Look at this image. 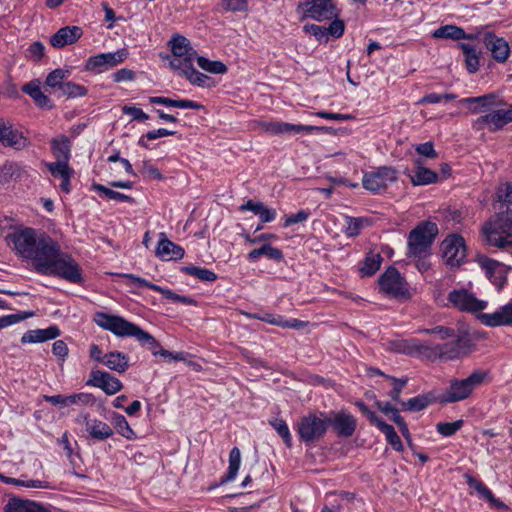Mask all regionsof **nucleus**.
<instances>
[{"mask_svg":"<svg viewBox=\"0 0 512 512\" xmlns=\"http://www.w3.org/2000/svg\"><path fill=\"white\" fill-rule=\"evenodd\" d=\"M33 313H25L24 315L21 314H11V315H5L0 317V329L11 326L21 320L26 319L29 316H32Z\"/></svg>","mask_w":512,"mask_h":512,"instance_id":"e2e57ef3","label":"nucleus"},{"mask_svg":"<svg viewBox=\"0 0 512 512\" xmlns=\"http://www.w3.org/2000/svg\"><path fill=\"white\" fill-rule=\"evenodd\" d=\"M182 271L187 275L194 276L201 281L213 282L217 279V275L213 271L206 268L185 266L182 268Z\"/></svg>","mask_w":512,"mask_h":512,"instance_id":"de8ad7c7","label":"nucleus"},{"mask_svg":"<svg viewBox=\"0 0 512 512\" xmlns=\"http://www.w3.org/2000/svg\"><path fill=\"white\" fill-rule=\"evenodd\" d=\"M394 180H396V171L391 167L384 166L376 171L366 173L362 183L365 189L377 192L386 188Z\"/></svg>","mask_w":512,"mask_h":512,"instance_id":"2eb2a0df","label":"nucleus"},{"mask_svg":"<svg viewBox=\"0 0 512 512\" xmlns=\"http://www.w3.org/2000/svg\"><path fill=\"white\" fill-rule=\"evenodd\" d=\"M356 406L359 408V410L369 419L370 423L375 425L376 427L379 426V423H383L384 421L381 420L374 411L370 410L367 405H365L363 402L359 401L356 403Z\"/></svg>","mask_w":512,"mask_h":512,"instance_id":"774afa93","label":"nucleus"},{"mask_svg":"<svg viewBox=\"0 0 512 512\" xmlns=\"http://www.w3.org/2000/svg\"><path fill=\"white\" fill-rule=\"evenodd\" d=\"M6 240L20 256L33 261L38 273L58 276L71 283L82 281L77 262L70 255L62 253L58 243L45 233L25 228L8 234Z\"/></svg>","mask_w":512,"mask_h":512,"instance_id":"f257e3e1","label":"nucleus"},{"mask_svg":"<svg viewBox=\"0 0 512 512\" xmlns=\"http://www.w3.org/2000/svg\"><path fill=\"white\" fill-rule=\"evenodd\" d=\"M498 98L495 93H488L482 96L463 98L459 103L466 106L470 113L477 114L489 112L496 105Z\"/></svg>","mask_w":512,"mask_h":512,"instance_id":"4be33fe9","label":"nucleus"},{"mask_svg":"<svg viewBox=\"0 0 512 512\" xmlns=\"http://www.w3.org/2000/svg\"><path fill=\"white\" fill-rule=\"evenodd\" d=\"M46 167L53 178L60 181L61 191L69 193L71 191L70 179L74 175V170L68 165V162H47Z\"/></svg>","mask_w":512,"mask_h":512,"instance_id":"5701e85b","label":"nucleus"},{"mask_svg":"<svg viewBox=\"0 0 512 512\" xmlns=\"http://www.w3.org/2000/svg\"><path fill=\"white\" fill-rule=\"evenodd\" d=\"M94 321L99 327L112 332L118 337H134L140 344L148 345L154 356L160 355L174 361H184L186 359L185 352L173 353L161 348L160 343L151 334L120 316L98 312L95 314Z\"/></svg>","mask_w":512,"mask_h":512,"instance_id":"f03ea898","label":"nucleus"},{"mask_svg":"<svg viewBox=\"0 0 512 512\" xmlns=\"http://www.w3.org/2000/svg\"><path fill=\"white\" fill-rule=\"evenodd\" d=\"M448 301L460 311L479 312L486 308L487 302L478 299L474 293L466 289H455L448 294Z\"/></svg>","mask_w":512,"mask_h":512,"instance_id":"f8f14e48","label":"nucleus"},{"mask_svg":"<svg viewBox=\"0 0 512 512\" xmlns=\"http://www.w3.org/2000/svg\"><path fill=\"white\" fill-rule=\"evenodd\" d=\"M128 57L126 49H120L115 52L101 53L90 57L85 64L87 71L102 73L112 67L122 63Z\"/></svg>","mask_w":512,"mask_h":512,"instance_id":"ddd939ff","label":"nucleus"},{"mask_svg":"<svg viewBox=\"0 0 512 512\" xmlns=\"http://www.w3.org/2000/svg\"><path fill=\"white\" fill-rule=\"evenodd\" d=\"M300 19L311 18L316 21L331 20L337 16L332 0H311L299 3L296 9Z\"/></svg>","mask_w":512,"mask_h":512,"instance_id":"1a4fd4ad","label":"nucleus"},{"mask_svg":"<svg viewBox=\"0 0 512 512\" xmlns=\"http://www.w3.org/2000/svg\"><path fill=\"white\" fill-rule=\"evenodd\" d=\"M413 185H427L437 180V174L425 167L418 166L410 174Z\"/></svg>","mask_w":512,"mask_h":512,"instance_id":"4c0bfd02","label":"nucleus"},{"mask_svg":"<svg viewBox=\"0 0 512 512\" xmlns=\"http://www.w3.org/2000/svg\"><path fill=\"white\" fill-rule=\"evenodd\" d=\"M85 423L86 431L96 440H105L113 435L112 428L105 422L98 419H90L88 415L81 416Z\"/></svg>","mask_w":512,"mask_h":512,"instance_id":"a878e982","label":"nucleus"},{"mask_svg":"<svg viewBox=\"0 0 512 512\" xmlns=\"http://www.w3.org/2000/svg\"><path fill=\"white\" fill-rule=\"evenodd\" d=\"M263 129L271 135H292L300 133H310L318 130V127L311 125H297L285 122L271 121L263 123Z\"/></svg>","mask_w":512,"mask_h":512,"instance_id":"aec40b11","label":"nucleus"},{"mask_svg":"<svg viewBox=\"0 0 512 512\" xmlns=\"http://www.w3.org/2000/svg\"><path fill=\"white\" fill-rule=\"evenodd\" d=\"M419 333H425V334H434L436 335L440 340H445L448 338H454L455 337V330L446 327V326H436L431 329L427 328H420L418 329Z\"/></svg>","mask_w":512,"mask_h":512,"instance_id":"864d4df0","label":"nucleus"},{"mask_svg":"<svg viewBox=\"0 0 512 512\" xmlns=\"http://www.w3.org/2000/svg\"><path fill=\"white\" fill-rule=\"evenodd\" d=\"M86 385L100 388L108 395H114L123 388V384L118 378L108 372L100 370H93L91 372Z\"/></svg>","mask_w":512,"mask_h":512,"instance_id":"f3484780","label":"nucleus"},{"mask_svg":"<svg viewBox=\"0 0 512 512\" xmlns=\"http://www.w3.org/2000/svg\"><path fill=\"white\" fill-rule=\"evenodd\" d=\"M68 405L82 404L87 405L93 401V396L89 393H76L67 396Z\"/></svg>","mask_w":512,"mask_h":512,"instance_id":"69168bd1","label":"nucleus"},{"mask_svg":"<svg viewBox=\"0 0 512 512\" xmlns=\"http://www.w3.org/2000/svg\"><path fill=\"white\" fill-rule=\"evenodd\" d=\"M4 512H52L50 509L30 500L12 498L5 505Z\"/></svg>","mask_w":512,"mask_h":512,"instance_id":"cd10ccee","label":"nucleus"},{"mask_svg":"<svg viewBox=\"0 0 512 512\" xmlns=\"http://www.w3.org/2000/svg\"><path fill=\"white\" fill-rule=\"evenodd\" d=\"M464 478L466 479V483L469 485V487L475 489L479 493L480 497L488 501L491 505L496 508H507V506L502 501L494 497L491 490L481 481L477 480L468 473L464 475Z\"/></svg>","mask_w":512,"mask_h":512,"instance_id":"bb28decb","label":"nucleus"},{"mask_svg":"<svg viewBox=\"0 0 512 512\" xmlns=\"http://www.w3.org/2000/svg\"><path fill=\"white\" fill-rule=\"evenodd\" d=\"M1 481L4 482V483H7V484H15V485H20V486H25V487H28V488L44 489V488H48L49 487L47 482L41 481V480H27V481H23V480H20V479L9 478V477H5L4 476V479H1Z\"/></svg>","mask_w":512,"mask_h":512,"instance_id":"5fc2aeb1","label":"nucleus"},{"mask_svg":"<svg viewBox=\"0 0 512 512\" xmlns=\"http://www.w3.org/2000/svg\"><path fill=\"white\" fill-rule=\"evenodd\" d=\"M103 364L113 371L123 373L129 367V357L118 351L109 352L104 355Z\"/></svg>","mask_w":512,"mask_h":512,"instance_id":"7c9ffc66","label":"nucleus"},{"mask_svg":"<svg viewBox=\"0 0 512 512\" xmlns=\"http://www.w3.org/2000/svg\"><path fill=\"white\" fill-rule=\"evenodd\" d=\"M327 429V414L320 413L317 415L310 413L300 419L297 432L302 441L312 443L323 438Z\"/></svg>","mask_w":512,"mask_h":512,"instance_id":"0eeeda50","label":"nucleus"},{"mask_svg":"<svg viewBox=\"0 0 512 512\" xmlns=\"http://www.w3.org/2000/svg\"><path fill=\"white\" fill-rule=\"evenodd\" d=\"M260 253L261 255H265L269 259L275 261H282L284 259L282 251H280L278 248L271 246L270 244L262 245L260 247Z\"/></svg>","mask_w":512,"mask_h":512,"instance_id":"bf43d9fd","label":"nucleus"},{"mask_svg":"<svg viewBox=\"0 0 512 512\" xmlns=\"http://www.w3.org/2000/svg\"><path fill=\"white\" fill-rule=\"evenodd\" d=\"M425 350L417 339H402L389 342V350L406 355H413L416 352Z\"/></svg>","mask_w":512,"mask_h":512,"instance_id":"2f4dec72","label":"nucleus"},{"mask_svg":"<svg viewBox=\"0 0 512 512\" xmlns=\"http://www.w3.org/2000/svg\"><path fill=\"white\" fill-rule=\"evenodd\" d=\"M92 189L100 194H103L106 198L111 199V200H115L118 202H129V203L134 202V199L132 197L125 195L123 193H120V192H116V191H114L104 185L98 184V183H93Z\"/></svg>","mask_w":512,"mask_h":512,"instance_id":"37998d69","label":"nucleus"},{"mask_svg":"<svg viewBox=\"0 0 512 512\" xmlns=\"http://www.w3.org/2000/svg\"><path fill=\"white\" fill-rule=\"evenodd\" d=\"M224 8L232 12H244L248 9L247 0H223Z\"/></svg>","mask_w":512,"mask_h":512,"instance_id":"680f3d73","label":"nucleus"},{"mask_svg":"<svg viewBox=\"0 0 512 512\" xmlns=\"http://www.w3.org/2000/svg\"><path fill=\"white\" fill-rule=\"evenodd\" d=\"M82 36V30L78 26H65L59 29L50 38V44L54 48H63L75 43Z\"/></svg>","mask_w":512,"mask_h":512,"instance_id":"393cba45","label":"nucleus"},{"mask_svg":"<svg viewBox=\"0 0 512 512\" xmlns=\"http://www.w3.org/2000/svg\"><path fill=\"white\" fill-rule=\"evenodd\" d=\"M432 402H437V397H434L431 393L422 394L408 401L401 402V408L403 410L417 412L425 409Z\"/></svg>","mask_w":512,"mask_h":512,"instance_id":"f704fd0d","label":"nucleus"},{"mask_svg":"<svg viewBox=\"0 0 512 512\" xmlns=\"http://www.w3.org/2000/svg\"><path fill=\"white\" fill-rule=\"evenodd\" d=\"M70 74L71 72L68 69H55L47 75L45 84L50 87L55 94H58L63 84L70 77Z\"/></svg>","mask_w":512,"mask_h":512,"instance_id":"c9c22d12","label":"nucleus"},{"mask_svg":"<svg viewBox=\"0 0 512 512\" xmlns=\"http://www.w3.org/2000/svg\"><path fill=\"white\" fill-rule=\"evenodd\" d=\"M425 351L428 352L427 356L432 360H455L469 353V340L455 334L452 341L425 347Z\"/></svg>","mask_w":512,"mask_h":512,"instance_id":"6e6552de","label":"nucleus"},{"mask_svg":"<svg viewBox=\"0 0 512 512\" xmlns=\"http://www.w3.org/2000/svg\"><path fill=\"white\" fill-rule=\"evenodd\" d=\"M489 381V371L477 369L467 378L450 380L448 388L437 397L440 404L455 403L467 399L474 389L484 382Z\"/></svg>","mask_w":512,"mask_h":512,"instance_id":"20e7f679","label":"nucleus"},{"mask_svg":"<svg viewBox=\"0 0 512 512\" xmlns=\"http://www.w3.org/2000/svg\"><path fill=\"white\" fill-rule=\"evenodd\" d=\"M156 256L159 258L170 261V260H180L184 257L185 251L184 249L170 241L166 234L161 232L159 234V242L156 248Z\"/></svg>","mask_w":512,"mask_h":512,"instance_id":"b1692460","label":"nucleus"},{"mask_svg":"<svg viewBox=\"0 0 512 512\" xmlns=\"http://www.w3.org/2000/svg\"><path fill=\"white\" fill-rule=\"evenodd\" d=\"M87 94V89L79 84H76L74 82L66 81L59 93L57 94L58 97H68V98H77L82 97Z\"/></svg>","mask_w":512,"mask_h":512,"instance_id":"c03bdc74","label":"nucleus"},{"mask_svg":"<svg viewBox=\"0 0 512 512\" xmlns=\"http://www.w3.org/2000/svg\"><path fill=\"white\" fill-rule=\"evenodd\" d=\"M149 102L152 104H162L181 109L200 110L203 108V105L200 103L188 99L173 100L167 97L153 96L149 98Z\"/></svg>","mask_w":512,"mask_h":512,"instance_id":"473e14b6","label":"nucleus"},{"mask_svg":"<svg viewBox=\"0 0 512 512\" xmlns=\"http://www.w3.org/2000/svg\"><path fill=\"white\" fill-rule=\"evenodd\" d=\"M52 150L57 160H68L70 157V142L66 137L54 139Z\"/></svg>","mask_w":512,"mask_h":512,"instance_id":"a18cd8bd","label":"nucleus"},{"mask_svg":"<svg viewBox=\"0 0 512 512\" xmlns=\"http://www.w3.org/2000/svg\"><path fill=\"white\" fill-rule=\"evenodd\" d=\"M483 43L497 62L504 63L509 58L510 47L504 38L498 37L492 32H487L484 34Z\"/></svg>","mask_w":512,"mask_h":512,"instance_id":"6ab92c4d","label":"nucleus"},{"mask_svg":"<svg viewBox=\"0 0 512 512\" xmlns=\"http://www.w3.org/2000/svg\"><path fill=\"white\" fill-rule=\"evenodd\" d=\"M171 52L174 58L170 61V67L175 71H180L185 66L194 63L197 52L190 45V41L182 36L175 35L169 41Z\"/></svg>","mask_w":512,"mask_h":512,"instance_id":"9d476101","label":"nucleus"},{"mask_svg":"<svg viewBox=\"0 0 512 512\" xmlns=\"http://www.w3.org/2000/svg\"><path fill=\"white\" fill-rule=\"evenodd\" d=\"M377 428L385 435L387 442L393 447L394 450H403V444L401 442V439L397 435L392 425L383 422L379 423V426Z\"/></svg>","mask_w":512,"mask_h":512,"instance_id":"79ce46f5","label":"nucleus"},{"mask_svg":"<svg viewBox=\"0 0 512 512\" xmlns=\"http://www.w3.org/2000/svg\"><path fill=\"white\" fill-rule=\"evenodd\" d=\"M415 150L421 157L425 158H437L438 154L434 149V145L432 142H426L422 144L415 145Z\"/></svg>","mask_w":512,"mask_h":512,"instance_id":"052dcab7","label":"nucleus"},{"mask_svg":"<svg viewBox=\"0 0 512 512\" xmlns=\"http://www.w3.org/2000/svg\"><path fill=\"white\" fill-rule=\"evenodd\" d=\"M500 211L492 215L481 227V235L486 243L512 257V210L502 206Z\"/></svg>","mask_w":512,"mask_h":512,"instance_id":"7ed1b4c3","label":"nucleus"},{"mask_svg":"<svg viewBox=\"0 0 512 512\" xmlns=\"http://www.w3.org/2000/svg\"><path fill=\"white\" fill-rule=\"evenodd\" d=\"M511 122L512 105L506 103L499 97L496 100V105L490 109L489 113L474 120L473 128L476 130L488 129L491 132H495Z\"/></svg>","mask_w":512,"mask_h":512,"instance_id":"423d86ee","label":"nucleus"},{"mask_svg":"<svg viewBox=\"0 0 512 512\" xmlns=\"http://www.w3.org/2000/svg\"><path fill=\"white\" fill-rule=\"evenodd\" d=\"M0 143L15 150H22L29 144L27 137L11 123L0 120Z\"/></svg>","mask_w":512,"mask_h":512,"instance_id":"dca6fc26","label":"nucleus"},{"mask_svg":"<svg viewBox=\"0 0 512 512\" xmlns=\"http://www.w3.org/2000/svg\"><path fill=\"white\" fill-rule=\"evenodd\" d=\"M382 262V257L379 253H369L367 254L364 264L360 269V272L363 276H372L374 275L380 268Z\"/></svg>","mask_w":512,"mask_h":512,"instance_id":"a19ab883","label":"nucleus"},{"mask_svg":"<svg viewBox=\"0 0 512 512\" xmlns=\"http://www.w3.org/2000/svg\"><path fill=\"white\" fill-rule=\"evenodd\" d=\"M200 68L203 70L214 73V74H224L227 71L226 65L221 61H211L205 57L197 56L195 59Z\"/></svg>","mask_w":512,"mask_h":512,"instance_id":"49530a36","label":"nucleus"},{"mask_svg":"<svg viewBox=\"0 0 512 512\" xmlns=\"http://www.w3.org/2000/svg\"><path fill=\"white\" fill-rule=\"evenodd\" d=\"M303 30L308 34L313 35L319 41L326 38L327 36L326 28L316 24H306L304 25Z\"/></svg>","mask_w":512,"mask_h":512,"instance_id":"338daca9","label":"nucleus"},{"mask_svg":"<svg viewBox=\"0 0 512 512\" xmlns=\"http://www.w3.org/2000/svg\"><path fill=\"white\" fill-rule=\"evenodd\" d=\"M443 258L447 265L459 267L466 258L465 240L461 235L448 236L441 244Z\"/></svg>","mask_w":512,"mask_h":512,"instance_id":"9b49d317","label":"nucleus"},{"mask_svg":"<svg viewBox=\"0 0 512 512\" xmlns=\"http://www.w3.org/2000/svg\"><path fill=\"white\" fill-rule=\"evenodd\" d=\"M458 46L463 52L467 70L469 73H475L479 68V56L476 49L466 43H460Z\"/></svg>","mask_w":512,"mask_h":512,"instance_id":"58836bf2","label":"nucleus"},{"mask_svg":"<svg viewBox=\"0 0 512 512\" xmlns=\"http://www.w3.org/2000/svg\"><path fill=\"white\" fill-rule=\"evenodd\" d=\"M463 426V420H457L455 422H441L437 424V431L445 436L449 437L454 435Z\"/></svg>","mask_w":512,"mask_h":512,"instance_id":"4d7b16f0","label":"nucleus"},{"mask_svg":"<svg viewBox=\"0 0 512 512\" xmlns=\"http://www.w3.org/2000/svg\"><path fill=\"white\" fill-rule=\"evenodd\" d=\"M60 335V330L57 326H50L46 329H36L26 332L22 338V343H40L47 340L55 339Z\"/></svg>","mask_w":512,"mask_h":512,"instance_id":"c85d7f7f","label":"nucleus"},{"mask_svg":"<svg viewBox=\"0 0 512 512\" xmlns=\"http://www.w3.org/2000/svg\"><path fill=\"white\" fill-rule=\"evenodd\" d=\"M379 285L383 292L393 297L403 296L406 293L404 280L395 268L386 270L379 279Z\"/></svg>","mask_w":512,"mask_h":512,"instance_id":"a211bd4d","label":"nucleus"},{"mask_svg":"<svg viewBox=\"0 0 512 512\" xmlns=\"http://www.w3.org/2000/svg\"><path fill=\"white\" fill-rule=\"evenodd\" d=\"M328 426H331L340 438L351 437L357 427L356 418L346 411L331 412L327 415Z\"/></svg>","mask_w":512,"mask_h":512,"instance_id":"4468645a","label":"nucleus"},{"mask_svg":"<svg viewBox=\"0 0 512 512\" xmlns=\"http://www.w3.org/2000/svg\"><path fill=\"white\" fill-rule=\"evenodd\" d=\"M22 91L29 95L40 108H52L51 100L45 95L40 87V81L34 80L26 83L22 87Z\"/></svg>","mask_w":512,"mask_h":512,"instance_id":"c756f323","label":"nucleus"},{"mask_svg":"<svg viewBox=\"0 0 512 512\" xmlns=\"http://www.w3.org/2000/svg\"><path fill=\"white\" fill-rule=\"evenodd\" d=\"M479 319L482 324L489 327L512 325V300L493 313L481 314Z\"/></svg>","mask_w":512,"mask_h":512,"instance_id":"412c9836","label":"nucleus"},{"mask_svg":"<svg viewBox=\"0 0 512 512\" xmlns=\"http://www.w3.org/2000/svg\"><path fill=\"white\" fill-rule=\"evenodd\" d=\"M178 73L179 75L184 76L191 84L200 87L208 86V82L210 81V77L200 73L194 68V63H191L188 66L186 65L185 68L178 71Z\"/></svg>","mask_w":512,"mask_h":512,"instance_id":"e433bc0d","label":"nucleus"},{"mask_svg":"<svg viewBox=\"0 0 512 512\" xmlns=\"http://www.w3.org/2000/svg\"><path fill=\"white\" fill-rule=\"evenodd\" d=\"M241 463V452L239 448L234 447L229 454V466L227 474L221 479V483L233 481L236 478Z\"/></svg>","mask_w":512,"mask_h":512,"instance_id":"ea45409f","label":"nucleus"},{"mask_svg":"<svg viewBox=\"0 0 512 512\" xmlns=\"http://www.w3.org/2000/svg\"><path fill=\"white\" fill-rule=\"evenodd\" d=\"M438 234L435 223L423 221L408 235V257H421L429 254L430 247Z\"/></svg>","mask_w":512,"mask_h":512,"instance_id":"39448f33","label":"nucleus"},{"mask_svg":"<svg viewBox=\"0 0 512 512\" xmlns=\"http://www.w3.org/2000/svg\"><path fill=\"white\" fill-rule=\"evenodd\" d=\"M368 223H369V221L366 218L347 217V227H346L345 233L349 237L357 236L360 233V230L365 225H368Z\"/></svg>","mask_w":512,"mask_h":512,"instance_id":"603ef678","label":"nucleus"},{"mask_svg":"<svg viewBox=\"0 0 512 512\" xmlns=\"http://www.w3.org/2000/svg\"><path fill=\"white\" fill-rule=\"evenodd\" d=\"M432 36L434 38H442V39H452V40H461V39H474V35H467L465 31L455 25H444L436 29Z\"/></svg>","mask_w":512,"mask_h":512,"instance_id":"72a5a7b5","label":"nucleus"},{"mask_svg":"<svg viewBox=\"0 0 512 512\" xmlns=\"http://www.w3.org/2000/svg\"><path fill=\"white\" fill-rule=\"evenodd\" d=\"M386 379L390 380L392 382V390L389 392V397L399 403L401 405V399H400V394L403 390V388L406 386L407 382H408V378L407 377H404V378H396V377H393V376H386Z\"/></svg>","mask_w":512,"mask_h":512,"instance_id":"8fccbe9b","label":"nucleus"},{"mask_svg":"<svg viewBox=\"0 0 512 512\" xmlns=\"http://www.w3.org/2000/svg\"><path fill=\"white\" fill-rule=\"evenodd\" d=\"M497 202L501 205H509L507 208L512 210V183L501 184L496 190Z\"/></svg>","mask_w":512,"mask_h":512,"instance_id":"3c124183","label":"nucleus"},{"mask_svg":"<svg viewBox=\"0 0 512 512\" xmlns=\"http://www.w3.org/2000/svg\"><path fill=\"white\" fill-rule=\"evenodd\" d=\"M277 433L282 437L285 444L290 447L292 444V437L286 422L282 419H274L270 422Z\"/></svg>","mask_w":512,"mask_h":512,"instance_id":"6e6d98bb","label":"nucleus"},{"mask_svg":"<svg viewBox=\"0 0 512 512\" xmlns=\"http://www.w3.org/2000/svg\"><path fill=\"white\" fill-rule=\"evenodd\" d=\"M158 292L161 293L166 299L172 300L174 302H181L186 305H196V302L192 298L176 294L170 289L161 287V290H158Z\"/></svg>","mask_w":512,"mask_h":512,"instance_id":"13d9d810","label":"nucleus"},{"mask_svg":"<svg viewBox=\"0 0 512 512\" xmlns=\"http://www.w3.org/2000/svg\"><path fill=\"white\" fill-rule=\"evenodd\" d=\"M310 216V212L306 210H300L296 214H291L285 218L284 227H288L293 224L305 222Z\"/></svg>","mask_w":512,"mask_h":512,"instance_id":"0e129e2a","label":"nucleus"},{"mask_svg":"<svg viewBox=\"0 0 512 512\" xmlns=\"http://www.w3.org/2000/svg\"><path fill=\"white\" fill-rule=\"evenodd\" d=\"M113 423L117 432L128 440L135 438V432L130 427L123 415L117 414L113 417Z\"/></svg>","mask_w":512,"mask_h":512,"instance_id":"09e8293b","label":"nucleus"}]
</instances>
